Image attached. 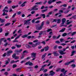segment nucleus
Wrapping results in <instances>:
<instances>
[{
  "mask_svg": "<svg viewBox=\"0 0 76 76\" xmlns=\"http://www.w3.org/2000/svg\"><path fill=\"white\" fill-rule=\"evenodd\" d=\"M41 43L42 44H43V45H45V41H43V42H41Z\"/></svg>",
  "mask_w": 76,
  "mask_h": 76,
  "instance_id": "45",
  "label": "nucleus"
},
{
  "mask_svg": "<svg viewBox=\"0 0 76 76\" xmlns=\"http://www.w3.org/2000/svg\"><path fill=\"white\" fill-rule=\"evenodd\" d=\"M21 31H22L21 29L19 30V31H18V33H20H20H22V32Z\"/></svg>",
  "mask_w": 76,
  "mask_h": 76,
  "instance_id": "46",
  "label": "nucleus"
},
{
  "mask_svg": "<svg viewBox=\"0 0 76 76\" xmlns=\"http://www.w3.org/2000/svg\"><path fill=\"white\" fill-rule=\"evenodd\" d=\"M31 58H36V55H37V53H32L31 54Z\"/></svg>",
  "mask_w": 76,
  "mask_h": 76,
  "instance_id": "4",
  "label": "nucleus"
},
{
  "mask_svg": "<svg viewBox=\"0 0 76 76\" xmlns=\"http://www.w3.org/2000/svg\"><path fill=\"white\" fill-rule=\"evenodd\" d=\"M45 51H48V49L49 48V47L48 46H47L46 47H45Z\"/></svg>",
  "mask_w": 76,
  "mask_h": 76,
  "instance_id": "18",
  "label": "nucleus"
},
{
  "mask_svg": "<svg viewBox=\"0 0 76 76\" xmlns=\"http://www.w3.org/2000/svg\"><path fill=\"white\" fill-rule=\"evenodd\" d=\"M19 56H16L14 58L15 59V60H18V59H19Z\"/></svg>",
  "mask_w": 76,
  "mask_h": 76,
  "instance_id": "36",
  "label": "nucleus"
},
{
  "mask_svg": "<svg viewBox=\"0 0 76 76\" xmlns=\"http://www.w3.org/2000/svg\"><path fill=\"white\" fill-rule=\"evenodd\" d=\"M51 31V29H48L47 30V32H49Z\"/></svg>",
  "mask_w": 76,
  "mask_h": 76,
  "instance_id": "40",
  "label": "nucleus"
},
{
  "mask_svg": "<svg viewBox=\"0 0 76 76\" xmlns=\"http://www.w3.org/2000/svg\"><path fill=\"white\" fill-rule=\"evenodd\" d=\"M60 41L61 42H64V39L61 38L60 39Z\"/></svg>",
  "mask_w": 76,
  "mask_h": 76,
  "instance_id": "29",
  "label": "nucleus"
},
{
  "mask_svg": "<svg viewBox=\"0 0 76 76\" xmlns=\"http://www.w3.org/2000/svg\"><path fill=\"white\" fill-rule=\"evenodd\" d=\"M15 46H16L17 48H19L21 47V46H22V45H18V44H15Z\"/></svg>",
  "mask_w": 76,
  "mask_h": 76,
  "instance_id": "16",
  "label": "nucleus"
},
{
  "mask_svg": "<svg viewBox=\"0 0 76 76\" xmlns=\"http://www.w3.org/2000/svg\"><path fill=\"white\" fill-rule=\"evenodd\" d=\"M53 6L51 5L49 7V8H50V9H51V8H53Z\"/></svg>",
  "mask_w": 76,
  "mask_h": 76,
  "instance_id": "61",
  "label": "nucleus"
},
{
  "mask_svg": "<svg viewBox=\"0 0 76 76\" xmlns=\"http://www.w3.org/2000/svg\"><path fill=\"white\" fill-rule=\"evenodd\" d=\"M23 51V49H21L16 50V53L17 55H19V53H21Z\"/></svg>",
  "mask_w": 76,
  "mask_h": 76,
  "instance_id": "5",
  "label": "nucleus"
},
{
  "mask_svg": "<svg viewBox=\"0 0 76 76\" xmlns=\"http://www.w3.org/2000/svg\"><path fill=\"white\" fill-rule=\"evenodd\" d=\"M76 34L75 32H74L73 33H72L71 36H73Z\"/></svg>",
  "mask_w": 76,
  "mask_h": 76,
  "instance_id": "54",
  "label": "nucleus"
},
{
  "mask_svg": "<svg viewBox=\"0 0 76 76\" xmlns=\"http://www.w3.org/2000/svg\"><path fill=\"white\" fill-rule=\"evenodd\" d=\"M10 25V23H8L5 24V26H9V25Z\"/></svg>",
  "mask_w": 76,
  "mask_h": 76,
  "instance_id": "33",
  "label": "nucleus"
},
{
  "mask_svg": "<svg viewBox=\"0 0 76 76\" xmlns=\"http://www.w3.org/2000/svg\"><path fill=\"white\" fill-rule=\"evenodd\" d=\"M69 64H70V62H66L64 64L65 66H68V65H69Z\"/></svg>",
  "mask_w": 76,
  "mask_h": 76,
  "instance_id": "26",
  "label": "nucleus"
},
{
  "mask_svg": "<svg viewBox=\"0 0 76 76\" xmlns=\"http://www.w3.org/2000/svg\"><path fill=\"white\" fill-rule=\"evenodd\" d=\"M28 36V34H24L21 37V38H24L27 37Z\"/></svg>",
  "mask_w": 76,
  "mask_h": 76,
  "instance_id": "15",
  "label": "nucleus"
},
{
  "mask_svg": "<svg viewBox=\"0 0 76 76\" xmlns=\"http://www.w3.org/2000/svg\"><path fill=\"white\" fill-rule=\"evenodd\" d=\"M4 38L1 39L0 40V42H1L3 41V40H4Z\"/></svg>",
  "mask_w": 76,
  "mask_h": 76,
  "instance_id": "44",
  "label": "nucleus"
},
{
  "mask_svg": "<svg viewBox=\"0 0 76 76\" xmlns=\"http://www.w3.org/2000/svg\"><path fill=\"white\" fill-rule=\"evenodd\" d=\"M28 64L29 66H32V65H33V64H32V63L30 62V61H28Z\"/></svg>",
  "mask_w": 76,
  "mask_h": 76,
  "instance_id": "23",
  "label": "nucleus"
},
{
  "mask_svg": "<svg viewBox=\"0 0 76 76\" xmlns=\"http://www.w3.org/2000/svg\"><path fill=\"white\" fill-rule=\"evenodd\" d=\"M7 3H8V4H11V3H12V1L8 0L7 1Z\"/></svg>",
  "mask_w": 76,
  "mask_h": 76,
  "instance_id": "25",
  "label": "nucleus"
},
{
  "mask_svg": "<svg viewBox=\"0 0 76 76\" xmlns=\"http://www.w3.org/2000/svg\"><path fill=\"white\" fill-rule=\"evenodd\" d=\"M48 10V9H46L45 10H42V12L43 13H44V12H46V11H47Z\"/></svg>",
  "mask_w": 76,
  "mask_h": 76,
  "instance_id": "27",
  "label": "nucleus"
},
{
  "mask_svg": "<svg viewBox=\"0 0 76 76\" xmlns=\"http://www.w3.org/2000/svg\"><path fill=\"white\" fill-rule=\"evenodd\" d=\"M50 75H51V76H53L54 75H55V73L54 72H53V71H51L50 72Z\"/></svg>",
  "mask_w": 76,
  "mask_h": 76,
  "instance_id": "11",
  "label": "nucleus"
},
{
  "mask_svg": "<svg viewBox=\"0 0 76 76\" xmlns=\"http://www.w3.org/2000/svg\"><path fill=\"white\" fill-rule=\"evenodd\" d=\"M50 1H49L48 2V4H51L53 2H54L56 1V0H49Z\"/></svg>",
  "mask_w": 76,
  "mask_h": 76,
  "instance_id": "8",
  "label": "nucleus"
},
{
  "mask_svg": "<svg viewBox=\"0 0 76 76\" xmlns=\"http://www.w3.org/2000/svg\"><path fill=\"white\" fill-rule=\"evenodd\" d=\"M4 21H5V20H4V19H2L1 22L2 23H3L4 22Z\"/></svg>",
  "mask_w": 76,
  "mask_h": 76,
  "instance_id": "38",
  "label": "nucleus"
},
{
  "mask_svg": "<svg viewBox=\"0 0 76 76\" xmlns=\"http://www.w3.org/2000/svg\"><path fill=\"white\" fill-rule=\"evenodd\" d=\"M57 38V37L56 36H53V38L54 39H56Z\"/></svg>",
  "mask_w": 76,
  "mask_h": 76,
  "instance_id": "62",
  "label": "nucleus"
},
{
  "mask_svg": "<svg viewBox=\"0 0 76 76\" xmlns=\"http://www.w3.org/2000/svg\"><path fill=\"white\" fill-rule=\"evenodd\" d=\"M12 49H15L16 48V47L15 46H12L11 47Z\"/></svg>",
  "mask_w": 76,
  "mask_h": 76,
  "instance_id": "64",
  "label": "nucleus"
},
{
  "mask_svg": "<svg viewBox=\"0 0 76 76\" xmlns=\"http://www.w3.org/2000/svg\"><path fill=\"white\" fill-rule=\"evenodd\" d=\"M61 45H63V46H64V45H66V44L63 43L61 44Z\"/></svg>",
  "mask_w": 76,
  "mask_h": 76,
  "instance_id": "57",
  "label": "nucleus"
},
{
  "mask_svg": "<svg viewBox=\"0 0 76 76\" xmlns=\"http://www.w3.org/2000/svg\"><path fill=\"white\" fill-rule=\"evenodd\" d=\"M72 18H73V19H76V15L73 16L72 17Z\"/></svg>",
  "mask_w": 76,
  "mask_h": 76,
  "instance_id": "48",
  "label": "nucleus"
},
{
  "mask_svg": "<svg viewBox=\"0 0 76 76\" xmlns=\"http://www.w3.org/2000/svg\"><path fill=\"white\" fill-rule=\"evenodd\" d=\"M40 42H38L36 43L35 44H33L32 45V47H35L38 45H39L40 44Z\"/></svg>",
  "mask_w": 76,
  "mask_h": 76,
  "instance_id": "7",
  "label": "nucleus"
},
{
  "mask_svg": "<svg viewBox=\"0 0 76 76\" xmlns=\"http://www.w3.org/2000/svg\"><path fill=\"white\" fill-rule=\"evenodd\" d=\"M31 10H35V8L34 7L31 9Z\"/></svg>",
  "mask_w": 76,
  "mask_h": 76,
  "instance_id": "39",
  "label": "nucleus"
},
{
  "mask_svg": "<svg viewBox=\"0 0 76 76\" xmlns=\"http://www.w3.org/2000/svg\"><path fill=\"white\" fill-rule=\"evenodd\" d=\"M2 11L3 12H6L7 13V12H9V11H8V10H6L4 9Z\"/></svg>",
  "mask_w": 76,
  "mask_h": 76,
  "instance_id": "28",
  "label": "nucleus"
},
{
  "mask_svg": "<svg viewBox=\"0 0 76 76\" xmlns=\"http://www.w3.org/2000/svg\"><path fill=\"white\" fill-rule=\"evenodd\" d=\"M35 13V11H31V14H34V13Z\"/></svg>",
  "mask_w": 76,
  "mask_h": 76,
  "instance_id": "53",
  "label": "nucleus"
},
{
  "mask_svg": "<svg viewBox=\"0 0 76 76\" xmlns=\"http://www.w3.org/2000/svg\"><path fill=\"white\" fill-rule=\"evenodd\" d=\"M48 74L45 73L44 74V76H48Z\"/></svg>",
  "mask_w": 76,
  "mask_h": 76,
  "instance_id": "55",
  "label": "nucleus"
},
{
  "mask_svg": "<svg viewBox=\"0 0 76 76\" xmlns=\"http://www.w3.org/2000/svg\"><path fill=\"white\" fill-rule=\"evenodd\" d=\"M16 15V13H15L13 15L12 18H15Z\"/></svg>",
  "mask_w": 76,
  "mask_h": 76,
  "instance_id": "42",
  "label": "nucleus"
},
{
  "mask_svg": "<svg viewBox=\"0 0 76 76\" xmlns=\"http://www.w3.org/2000/svg\"><path fill=\"white\" fill-rule=\"evenodd\" d=\"M47 2V1L45 0V1L43 3V4H46V3Z\"/></svg>",
  "mask_w": 76,
  "mask_h": 76,
  "instance_id": "60",
  "label": "nucleus"
},
{
  "mask_svg": "<svg viewBox=\"0 0 76 76\" xmlns=\"http://www.w3.org/2000/svg\"><path fill=\"white\" fill-rule=\"evenodd\" d=\"M17 67V65L16 64H13L12 66L13 68H15V67Z\"/></svg>",
  "mask_w": 76,
  "mask_h": 76,
  "instance_id": "32",
  "label": "nucleus"
},
{
  "mask_svg": "<svg viewBox=\"0 0 76 76\" xmlns=\"http://www.w3.org/2000/svg\"><path fill=\"white\" fill-rule=\"evenodd\" d=\"M9 61H10V58H8L7 60H6L5 61V65H7L9 63Z\"/></svg>",
  "mask_w": 76,
  "mask_h": 76,
  "instance_id": "9",
  "label": "nucleus"
},
{
  "mask_svg": "<svg viewBox=\"0 0 76 76\" xmlns=\"http://www.w3.org/2000/svg\"><path fill=\"white\" fill-rule=\"evenodd\" d=\"M7 15V13L6 14V12H4L3 13V16H4L5 15Z\"/></svg>",
  "mask_w": 76,
  "mask_h": 76,
  "instance_id": "52",
  "label": "nucleus"
},
{
  "mask_svg": "<svg viewBox=\"0 0 76 76\" xmlns=\"http://www.w3.org/2000/svg\"><path fill=\"white\" fill-rule=\"evenodd\" d=\"M70 41H71V40H66L65 42V43H67V42H70Z\"/></svg>",
  "mask_w": 76,
  "mask_h": 76,
  "instance_id": "47",
  "label": "nucleus"
},
{
  "mask_svg": "<svg viewBox=\"0 0 76 76\" xmlns=\"http://www.w3.org/2000/svg\"><path fill=\"white\" fill-rule=\"evenodd\" d=\"M27 3V1H24L22 4L21 6H22V7H24V6H25V4Z\"/></svg>",
  "mask_w": 76,
  "mask_h": 76,
  "instance_id": "13",
  "label": "nucleus"
},
{
  "mask_svg": "<svg viewBox=\"0 0 76 76\" xmlns=\"http://www.w3.org/2000/svg\"><path fill=\"white\" fill-rule=\"evenodd\" d=\"M76 53V51L73 50L71 53L72 54L71 55V56H73L74 55V53Z\"/></svg>",
  "mask_w": 76,
  "mask_h": 76,
  "instance_id": "21",
  "label": "nucleus"
},
{
  "mask_svg": "<svg viewBox=\"0 0 76 76\" xmlns=\"http://www.w3.org/2000/svg\"><path fill=\"white\" fill-rule=\"evenodd\" d=\"M53 66H50L49 67V69H51L53 67Z\"/></svg>",
  "mask_w": 76,
  "mask_h": 76,
  "instance_id": "43",
  "label": "nucleus"
},
{
  "mask_svg": "<svg viewBox=\"0 0 76 76\" xmlns=\"http://www.w3.org/2000/svg\"><path fill=\"white\" fill-rule=\"evenodd\" d=\"M71 66L72 68H75L76 67V65L75 64H72L71 65Z\"/></svg>",
  "mask_w": 76,
  "mask_h": 76,
  "instance_id": "19",
  "label": "nucleus"
},
{
  "mask_svg": "<svg viewBox=\"0 0 76 76\" xmlns=\"http://www.w3.org/2000/svg\"><path fill=\"white\" fill-rule=\"evenodd\" d=\"M18 5H13L12 6V9H15L16 7H18Z\"/></svg>",
  "mask_w": 76,
  "mask_h": 76,
  "instance_id": "17",
  "label": "nucleus"
},
{
  "mask_svg": "<svg viewBox=\"0 0 76 76\" xmlns=\"http://www.w3.org/2000/svg\"><path fill=\"white\" fill-rule=\"evenodd\" d=\"M47 71H48V69H45L44 70L43 72L44 73H46V72H47Z\"/></svg>",
  "mask_w": 76,
  "mask_h": 76,
  "instance_id": "35",
  "label": "nucleus"
},
{
  "mask_svg": "<svg viewBox=\"0 0 76 76\" xmlns=\"http://www.w3.org/2000/svg\"><path fill=\"white\" fill-rule=\"evenodd\" d=\"M66 18H63L62 20V23H61V24L63 25L64 24V23H65V22H66Z\"/></svg>",
  "mask_w": 76,
  "mask_h": 76,
  "instance_id": "10",
  "label": "nucleus"
},
{
  "mask_svg": "<svg viewBox=\"0 0 76 76\" xmlns=\"http://www.w3.org/2000/svg\"><path fill=\"white\" fill-rule=\"evenodd\" d=\"M22 67H21L20 68H19L16 69V72H19L20 70L21 69H22Z\"/></svg>",
  "mask_w": 76,
  "mask_h": 76,
  "instance_id": "24",
  "label": "nucleus"
},
{
  "mask_svg": "<svg viewBox=\"0 0 76 76\" xmlns=\"http://www.w3.org/2000/svg\"><path fill=\"white\" fill-rule=\"evenodd\" d=\"M63 7H67V4H64L63 5Z\"/></svg>",
  "mask_w": 76,
  "mask_h": 76,
  "instance_id": "51",
  "label": "nucleus"
},
{
  "mask_svg": "<svg viewBox=\"0 0 76 76\" xmlns=\"http://www.w3.org/2000/svg\"><path fill=\"white\" fill-rule=\"evenodd\" d=\"M44 21L42 22L41 23V25L39 24L35 25L36 27V28L37 31H40V30H41L42 29V28H43V26L44 25Z\"/></svg>",
  "mask_w": 76,
  "mask_h": 76,
  "instance_id": "1",
  "label": "nucleus"
},
{
  "mask_svg": "<svg viewBox=\"0 0 76 76\" xmlns=\"http://www.w3.org/2000/svg\"><path fill=\"white\" fill-rule=\"evenodd\" d=\"M65 70V69H61V72H64Z\"/></svg>",
  "mask_w": 76,
  "mask_h": 76,
  "instance_id": "63",
  "label": "nucleus"
},
{
  "mask_svg": "<svg viewBox=\"0 0 76 76\" xmlns=\"http://www.w3.org/2000/svg\"><path fill=\"white\" fill-rule=\"evenodd\" d=\"M53 54H54V56H56V57H57V56H59L58 53V52L57 51H54L53 53Z\"/></svg>",
  "mask_w": 76,
  "mask_h": 76,
  "instance_id": "6",
  "label": "nucleus"
},
{
  "mask_svg": "<svg viewBox=\"0 0 76 76\" xmlns=\"http://www.w3.org/2000/svg\"><path fill=\"white\" fill-rule=\"evenodd\" d=\"M38 48L39 49H41V48H42V46H39L38 47Z\"/></svg>",
  "mask_w": 76,
  "mask_h": 76,
  "instance_id": "59",
  "label": "nucleus"
},
{
  "mask_svg": "<svg viewBox=\"0 0 76 76\" xmlns=\"http://www.w3.org/2000/svg\"><path fill=\"white\" fill-rule=\"evenodd\" d=\"M26 47L28 48H31V46H29V45H27Z\"/></svg>",
  "mask_w": 76,
  "mask_h": 76,
  "instance_id": "56",
  "label": "nucleus"
},
{
  "mask_svg": "<svg viewBox=\"0 0 76 76\" xmlns=\"http://www.w3.org/2000/svg\"><path fill=\"white\" fill-rule=\"evenodd\" d=\"M50 64H51V63H49L48 65L46 64L43 66H42V68H41L40 70V71H41L42 70V71H43V70H44V67H47V66L48 67V66H50Z\"/></svg>",
  "mask_w": 76,
  "mask_h": 76,
  "instance_id": "3",
  "label": "nucleus"
},
{
  "mask_svg": "<svg viewBox=\"0 0 76 76\" xmlns=\"http://www.w3.org/2000/svg\"><path fill=\"white\" fill-rule=\"evenodd\" d=\"M21 13H22V12L20 11H19L17 13V15H20Z\"/></svg>",
  "mask_w": 76,
  "mask_h": 76,
  "instance_id": "37",
  "label": "nucleus"
},
{
  "mask_svg": "<svg viewBox=\"0 0 76 76\" xmlns=\"http://www.w3.org/2000/svg\"><path fill=\"white\" fill-rule=\"evenodd\" d=\"M16 54L15 53L12 56V58H15V57H16Z\"/></svg>",
  "mask_w": 76,
  "mask_h": 76,
  "instance_id": "31",
  "label": "nucleus"
},
{
  "mask_svg": "<svg viewBox=\"0 0 76 76\" xmlns=\"http://www.w3.org/2000/svg\"><path fill=\"white\" fill-rule=\"evenodd\" d=\"M40 16H42V17H43V18H45V14H42L40 15Z\"/></svg>",
  "mask_w": 76,
  "mask_h": 76,
  "instance_id": "20",
  "label": "nucleus"
},
{
  "mask_svg": "<svg viewBox=\"0 0 76 76\" xmlns=\"http://www.w3.org/2000/svg\"><path fill=\"white\" fill-rule=\"evenodd\" d=\"M57 23H60L61 22V19H57Z\"/></svg>",
  "mask_w": 76,
  "mask_h": 76,
  "instance_id": "14",
  "label": "nucleus"
},
{
  "mask_svg": "<svg viewBox=\"0 0 76 76\" xmlns=\"http://www.w3.org/2000/svg\"><path fill=\"white\" fill-rule=\"evenodd\" d=\"M57 22V19H54L52 21V22Z\"/></svg>",
  "mask_w": 76,
  "mask_h": 76,
  "instance_id": "41",
  "label": "nucleus"
},
{
  "mask_svg": "<svg viewBox=\"0 0 76 76\" xmlns=\"http://www.w3.org/2000/svg\"><path fill=\"white\" fill-rule=\"evenodd\" d=\"M66 30V28H62L61 30L59 31V32H63L64 31Z\"/></svg>",
  "mask_w": 76,
  "mask_h": 76,
  "instance_id": "12",
  "label": "nucleus"
},
{
  "mask_svg": "<svg viewBox=\"0 0 76 76\" xmlns=\"http://www.w3.org/2000/svg\"><path fill=\"white\" fill-rule=\"evenodd\" d=\"M67 35V33H64L62 34V37H66Z\"/></svg>",
  "mask_w": 76,
  "mask_h": 76,
  "instance_id": "30",
  "label": "nucleus"
},
{
  "mask_svg": "<svg viewBox=\"0 0 76 76\" xmlns=\"http://www.w3.org/2000/svg\"><path fill=\"white\" fill-rule=\"evenodd\" d=\"M66 50V49L65 48L63 50V51L61 50H58V52L61 55H64L65 54H66V53L64 52V51H65Z\"/></svg>",
  "mask_w": 76,
  "mask_h": 76,
  "instance_id": "2",
  "label": "nucleus"
},
{
  "mask_svg": "<svg viewBox=\"0 0 76 76\" xmlns=\"http://www.w3.org/2000/svg\"><path fill=\"white\" fill-rule=\"evenodd\" d=\"M46 55H47V53H45L44 54L43 56H42V58L43 59L45 56H46Z\"/></svg>",
  "mask_w": 76,
  "mask_h": 76,
  "instance_id": "22",
  "label": "nucleus"
},
{
  "mask_svg": "<svg viewBox=\"0 0 76 76\" xmlns=\"http://www.w3.org/2000/svg\"><path fill=\"white\" fill-rule=\"evenodd\" d=\"M8 52V53H9L10 54H11V53H13V51H10L9 50L7 52Z\"/></svg>",
  "mask_w": 76,
  "mask_h": 76,
  "instance_id": "34",
  "label": "nucleus"
},
{
  "mask_svg": "<svg viewBox=\"0 0 76 76\" xmlns=\"http://www.w3.org/2000/svg\"><path fill=\"white\" fill-rule=\"evenodd\" d=\"M8 43L7 42H6V43L4 44V47H6L7 45V44Z\"/></svg>",
  "mask_w": 76,
  "mask_h": 76,
  "instance_id": "58",
  "label": "nucleus"
},
{
  "mask_svg": "<svg viewBox=\"0 0 76 76\" xmlns=\"http://www.w3.org/2000/svg\"><path fill=\"white\" fill-rule=\"evenodd\" d=\"M15 63V61L12 60L11 61L10 63L11 64H13V63Z\"/></svg>",
  "mask_w": 76,
  "mask_h": 76,
  "instance_id": "50",
  "label": "nucleus"
},
{
  "mask_svg": "<svg viewBox=\"0 0 76 76\" xmlns=\"http://www.w3.org/2000/svg\"><path fill=\"white\" fill-rule=\"evenodd\" d=\"M9 35V33L7 32V33H6L5 34V36H7Z\"/></svg>",
  "mask_w": 76,
  "mask_h": 76,
  "instance_id": "49",
  "label": "nucleus"
}]
</instances>
